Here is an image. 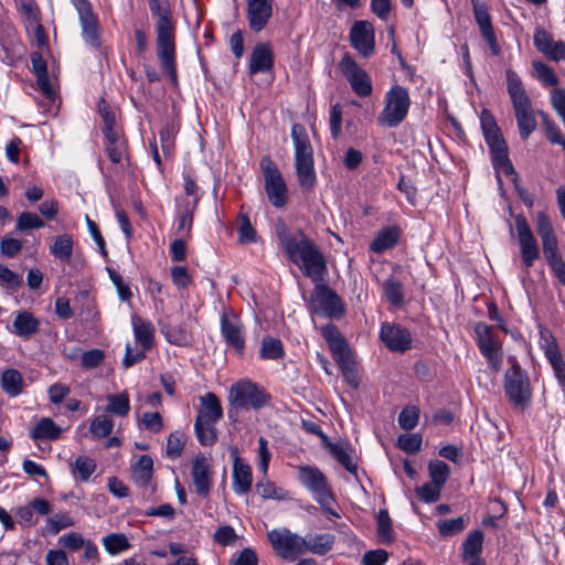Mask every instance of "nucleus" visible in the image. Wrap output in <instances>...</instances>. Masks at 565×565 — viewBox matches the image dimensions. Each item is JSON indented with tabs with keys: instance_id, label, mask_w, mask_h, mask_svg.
<instances>
[{
	"instance_id": "nucleus-1",
	"label": "nucleus",
	"mask_w": 565,
	"mask_h": 565,
	"mask_svg": "<svg viewBox=\"0 0 565 565\" xmlns=\"http://www.w3.org/2000/svg\"><path fill=\"white\" fill-rule=\"evenodd\" d=\"M276 234L289 260L297 265L306 277L313 282L324 280L328 274L327 262L312 239L302 231L292 234L282 221L277 223Z\"/></svg>"
},
{
	"instance_id": "nucleus-2",
	"label": "nucleus",
	"mask_w": 565,
	"mask_h": 565,
	"mask_svg": "<svg viewBox=\"0 0 565 565\" xmlns=\"http://www.w3.org/2000/svg\"><path fill=\"white\" fill-rule=\"evenodd\" d=\"M151 15L156 19L157 56L160 66L167 73L173 86L178 85L175 62V24L169 1L149 3Z\"/></svg>"
},
{
	"instance_id": "nucleus-3",
	"label": "nucleus",
	"mask_w": 565,
	"mask_h": 565,
	"mask_svg": "<svg viewBox=\"0 0 565 565\" xmlns=\"http://www.w3.org/2000/svg\"><path fill=\"white\" fill-rule=\"evenodd\" d=\"M505 75L507 89L512 103L520 137L527 139L537 126L531 98L520 76L514 71L507 70Z\"/></svg>"
},
{
	"instance_id": "nucleus-4",
	"label": "nucleus",
	"mask_w": 565,
	"mask_h": 565,
	"mask_svg": "<svg viewBox=\"0 0 565 565\" xmlns=\"http://www.w3.org/2000/svg\"><path fill=\"white\" fill-rule=\"evenodd\" d=\"M194 422V433L202 446H212L217 440L215 424L223 417L220 398L214 393L200 397V405Z\"/></svg>"
},
{
	"instance_id": "nucleus-5",
	"label": "nucleus",
	"mask_w": 565,
	"mask_h": 565,
	"mask_svg": "<svg viewBox=\"0 0 565 565\" xmlns=\"http://www.w3.org/2000/svg\"><path fill=\"white\" fill-rule=\"evenodd\" d=\"M536 232L541 237L543 253L548 266L558 281L565 286V263L558 249L557 237L553 225L545 212H539L536 214Z\"/></svg>"
},
{
	"instance_id": "nucleus-6",
	"label": "nucleus",
	"mask_w": 565,
	"mask_h": 565,
	"mask_svg": "<svg viewBox=\"0 0 565 565\" xmlns=\"http://www.w3.org/2000/svg\"><path fill=\"white\" fill-rule=\"evenodd\" d=\"M504 393L515 408L524 409L531 403L530 380L518 363H513L504 373Z\"/></svg>"
},
{
	"instance_id": "nucleus-7",
	"label": "nucleus",
	"mask_w": 565,
	"mask_h": 565,
	"mask_svg": "<svg viewBox=\"0 0 565 565\" xmlns=\"http://www.w3.org/2000/svg\"><path fill=\"white\" fill-rule=\"evenodd\" d=\"M409 95L405 87L394 85L385 94V105L377 117V121L383 127H396L406 117L409 108Z\"/></svg>"
},
{
	"instance_id": "nucleus-8",
	"label": "nucleus",
	"mask_w": 565,
	"mask_h": 565,
	"mask_svg": "<svg viewBox=\"0 0 565 565\" xmlns=\"http://www.w3.org/2000/svg\"><path fill=\"white\" fill-rule=\"evenodd\" d=\"M259 166L264 174V188L268 201L277 209L284 207L288 201V189L277 164L270 157L265 156Z\"/></svg>"
},
{
	"instance_id": "nucleus-9",
	"label": "nucleus",
	"mask_w": 565,
	"mask_h": 565,
	"mask_svg": "<svg viewBox=\"0 0 565 565\" xmlns=\"http://www.w3.org/2000/svg\"><path fill=\"white\" fill-rule=\"evenodd\" d=\"M269 401V395L256 384L245 381L238 382L230 391L231 409L228 416L232 418L233 409L255 408L259 409Z\"/></svg>"
},
{
	"instance_id": "nucleus-10",
	"label": "nucleus",
	"mask_w": 565,
	"mask_h": 565,
	"mask_svg": "<svg viewBox=\"0 0 565 565\" xmlns=\"http://www.w3.org/2000/svg\"><path fill=\"white\" fill-rule=\"evenodd\" d=\"M339 68L349 82L352 90L359 97H369L373 92L372 79L369 73L363 70L355 60L345 52L340 62Z\"/></svg>"
},
{
	"instance_id": "nucleus-11",
	"label": "nucleus",
	"mask_w": 565,
	"mask_h": 565,
	"mask_svg": "<svg viewBox=\"0 0 565 565\" xmlns=\"http://www.w3.org/2000/svg\"><path fill=\"white\" fill-rule=\"evenodd\" d=\"M268 540L278 556L284 559H296L306 553V541L303 537L286 527L270 531Z\"/></svg>"
},
{
	"instance_id": "nucleus-12",
	"label": "nucleus",
	"mask_w": 565,
	"mask_h": 565,
	"mask_svg": "<svg viewBox=\"0 0 565 565\" xmlns=\"http://www.w3.org/2000/svg\"><path fill=\"white\" fill-rule=\"evenodd\" d=\"M514 221L522 265L524 270L529 273V269L533 267L535 260L540 258L539 243L524 215L518 214Z\"/></svg>"
},
{
	"instance_id": "nucleus-13",
	"label": "nucleus",
	"mask_w": 565,
	"mask_h": 565,
	"mask_svg": "<svg viewBox=\"0 0 565 565\" xmlns=\"http://www.w3.org/2000/svg\"><path fill=\"white\" fill-rule=\"evenodd\" d=\"M295 168L299 186L311 191L317 183L313 149L311 143H295Z\"/></svg>"
},
{
	"instance_id": "nucleus-14",
	"label": "nucleus",
	"mask_w": 565,
	"mask_h": 565,
	"mask_svg": "<svg viewBox=\"0 0 565 565\" xmlns=\"http://www.w3.org/2000/svg\"><path fill=\"white\" fill-rule=\"evenodd\" d=\"M315 284L316 287L310 299L311 311L330 318L341 317L343 308L339 296L323 281Z\"/></svg>"
},
{
	"instance_id": "nucleus-15",
	"label": "nucleus",
	"mask_w": 565,
	"mask_h": 565,
	"mask_svg": "<svg viewBox=\"0 0 565 565\" xmlns=\"http://www.w3.org/2000/svg\"><path fill=\"white\" fill-rule=\"evenodd\" d=\"M475 332L479 350L487 358L490 366L498 371L502 363V353L500 341L494 334L493 328L484 322H478Z\"/></svg>"
},
{
	"instance_id": "nucleus-16",
	"label": "nucleus",
	"mask_w": 565,
	"mask_h": 565,
	"mask_svg": "<svg viewBox=\"0 0 565 565\" xmlns=\"http://www.w3.org/2000/svg\"><path fill=\"white\" fill-rule=\"evenodd\" d=\"M351 45L363 56L370 57L375 50V32L371 22L355 21L349 34Z\"/></svg>"
},
{
	"instance_id": "nucleus-17",
	"label": "nucleus",
	"mask_w": 565,
	"mask_h": 565,
	"mask_svg": "<svg viewBox=\"0 0 565 565\" xmlns=\"http://www.w3.org/2000/svg\"><path fill=\"white\" fill-rule=\"evenodd\" d=\"M380 339L388 350L394 352H405L412 344L409 331L397 323L383 322Z\"/></svg>"
},
{
	"instance_id": "nucleus-18",
	"label": "nucleus",
	"mask_w": 565,
	"mask_h": 565,
	"mask_svg": "<svg viewBox=\"0 0 565 565\" xmlns=\"http://www.w3.org/2000/svg\"><path fill=\"white\" fill-rule=\"evenodd\" d=\"M430 481L426 483V503L435 502L440 498L441 490L449 479L450 468L443 460H430L428 462Z\"/></svg>"
},
{
	"instance_id": "nucleus-19",
	"label": "nucleus",
	"mask_w": 565,
	"mask_h": 565,
	"mask_svg": "<svg viewBox=\"0 0 565 565\" xmlns=\"http://www.w3.org/2000/svg\"><path fill=\"white\" fill-rule=\"evenodd\" d=\"M228 450L233 458V490L237 494H245L252 488V468L242 461L237 447L230 446Z\"/></svg>"
},
{
	"instance_id": "nucleus-20",
	"label": "nucleus",
	"mask_w": 565,
	"mask_h": 565,
	"mask_svg": "<svg viewBox=\"0 0 565 565\" xmlns=\"http://www.w3.org/2000/svg\"><path fill=\"white\" fill-rule=\"evenodd\" d=\"M249 29L258 33L263 31L273 15V0H246Z\"/></svg>"
},
{
	"instance_id": "nucleus-21",
	"label": "nucleus",
	"mask_w": 565,
	"mask_h": 565,
	"mask_svg": "<svg viewBox=\"0 0 565 565\" xmlns=\"http://www.w3.org/2000/svg\"><path fill=\"white\" fill-rule=\"evenodd\" d=\"M299 479L313 493L316 500H322L323 495L327 497L328 492L331 491L326 476L317 467H300Z\"/></svg>"
},
{
	"instance_id": "nucleus-22",
	"label": "nucleus",
	"mask_w": 565,
	"mask_h": 565,
	"mask_svg": "<svg viewBox=\"0 0 565 565\" xmlns=\"http://www.w3.org/2000/svg\"><path fill=\"white\" fill-rule=\"evenodd\" d=\"M473 8V15L477 24L479 25L482 38L487 41L493 54L499 53V46L494 35L491 17L488 7L480 0H471Z\"/></svg>"
},
{
	"instance_id": "nucleus-23",
	"label": "nucleus",
	"mask_w": 565,
	"mask_h": 565,
	"mask_svg": "<svg viewBox=\"0 0 565 565\" xmlns=\"http://www.w3.org/2000/svg\"><path fill=\"white\" fill-rule=\"evenodd\" d=\"M274 68V53L269 43H257L249 58V74L267 73Z\"/></svg>"
},
{
	"instance_id": "nucleus-24",
	"label": "nucleus",
	"mask_w": 565,
	"mask_h": 565,
	"mask_svg": "<svg viewBox=\"0 0 565 565\" xmlns=\"http://www.w3.org/2000/svg\"><path fill=\"white\" fill-rule=\"evenodd\" d=\"M491 161L497 171L498 182H501L500 173L510 177L512 181H516V171L509 158V148L507 143H490Z\"/></svg>"
},
{
	"instance_id": "nucleus-25",
	"label": "nucleus",
	"mask_w": 565,
	"mask_h": 565,
	"mask_svg": "<svg viewBox=\"0 0 565 565\" xmlns=\"http://www.w3.org/2000/svg\"><path fill=\"white\" fill-rule=\"evenodd\" d=\"M192 480L195 492L206 498L211 490V471L206 458L203 455L196 456L192 463Z\"/></svg>"
},
{
	"instance_id": "nucleus-26",
	"label": "nucleus",
	"mask_w": 565,
	"mask_h": 565,
	"mask_svg": "<svg viewBox=\"0 0 565 565\" xmlns=\"http://www.w3.org/2000/svg\"><path fill=\"white\" fill-rule=\"evenodd\" d=\"M40 330V320L30 311L23 310L17 312L10 331L24 339L29 340Z\"/></svg>"
},
{
	"instance_id": "nucleus-27",
	"label": "nucleus",
	"mask_w": 565,
	"mask_h": 565,
	"mask_svg": "<svg viewBox=\"0 0 565 565\" xmlns=\"http://www.w3.org/2000/svg\"><path fill=\"white\" fill-rule=\"evenodd\" d=\"M221 331L227 345L234 348L239 354L245 348V339L242 334V326L236 317L224 315L221 319Z\"/></svg>"
},
{
	"instance_id": "nucleus-28",
	"label": "nucleus",
	"mask_w": 565,
	"mask_h": 565,
	"mask_svg": "<svg viewBox=\"0 0 565 565\" xmlns=\"http://www.w3.org/2000/svg\"><path fill=\"white\" fill-rule=\"evenodd\" d=\"M82 25V34L86 43L93 47H98L99 29L97 17L93 13L92 6L77 10Z\"/></svg>"
},
{
	"instance_id": "nucleus-29",
	"label": "nucleus",
	"mask_w": 565,
	"mask_h": 565,
	"mask_svg": "<svg viewBox=\"0 0 565 565\" xmlns=\"http://www.w3.org/2000/svg\"><path fill=\"white\" fill-rule=\"evenodd\" d=\"M320 332L328 342L333 359L350 352L344 338L333 323L321 327Z\"/></svg>"
},
{
	"instance_id": "nucleus-30",
	"label": "nucleus",
	"mask_w": 565,
	"mask_h": 565,
	"mask_svg": "<svg viewBox=\"0 0 565 565\" xmlns=\"http://www.w3.org/2000/svg\"><path fill=\"white\" fill-rule=\"evenodd\" d=\"M98 111L103 118V134L107 141H118L117 114L113 110L105 99L98 102Z\"/></svg>"
},
{
	"instance_id": "nucleus-31",
	"label": "nucleus",
	"mask_w": 565,
	"mask_h": 565,
	"mask_svg": "<svg viewBox=\"0 0 565 565\" xmlns=\"http://www.w3.org/2000/svg\"><path fill=\"white\" fill-rule=\"evenodd\" d=\"M132 328L137 342L141 345L143 351L152 348L154 341V327L150 321L143 320L140 317H132Z\"/></svg>"
},
{
	"instance_id": "nucleus-32",
	"label": "nucleus",
	"mask_w": 565,
	"mask_h": 565,
	"mask_svg": "<svg viewBox=\"0 0 565 565\" xmlns=\"http://www.w3.org/2000/svg\"><path fill=\"white\" fill-rule=\"evenodd\" d=\"M303 540L306 541V553L310 552L322 556L332 550L335 537L330 533H319L309 534Z\"/></svg>"
},
{
	"instance_id": "nucleus-33",
	"label": "nucleus",
	"mask_w": 565,
	"mask_h": 565,
	"mask_svg": "<svg viewBox=\"0 0 565 565\" xmlns=\"http://www.w3.org/2000/svg\"><path fill=\"white\" fill-rule=\"evenodd\" d=\"M329 451L333 458L337 459L350 473L356 477L358 475V466L353 462V448L344 443V444H328Z\"/></svg>"
},
{
	"instance_id": "nucleus-34",
	"label": "nucleus",
	"mask_w": 565,
	"mask_h": 565,
	"mask_svg": "<svg viewBox=\"0 0 565 565\" xmlns=\"http://www.w3.org/2000/svg\"><path fill=\"white\" fill-rule=\"evenodd\" d=\"M62 429L49 417L41 418L32 428L30 435L33 440H55L60 438Z\"/></svg>"
},
{
	"instance_id": "nucleus-35",
	"label": "nucleus",
	"mask_w": 565,
	"mask_h": 565,
	"mask_svg": "<svg viewBox=\"0 0 565 565\" xmlns=\"http://www.w3.org/2000/svg\"><path fill=\"white\" fill-rule=\"evenodd\" d=\"M107 406L105 407L106 413H110L120 417L128 415L130 411L129 395L127 391H122L118 394H109L106 396Z\"/></svg>"
},
{
	"instance_id": "nucleus-36",
	"label": "nucleus",
	"mask_w": 565,
	"mask_h": 565,
	"mask_svg": "<svg viewBox=\"0 0 565 565\" xmlns=\"http://www.w3.org/2000/svg\"><path fill=\"white\" fill-rule=\"evenodd\" d=\"M338 366L341 370V373L344 377V381L352 387L358 388L360 385V379L358 375V371L355 367V363L351 358V352H348L343 355H339L334 359Z\"/></svg>"
},
{
	"instance_id": "nucleus-37",
	"label": "nucleus",
	"mask_w": 565,
	"mask_h": 565,
	"mask_svg": "<svg viewBox=\"0 0 565 565\" xmlns=\"http://www.w3.org/2000/svg\"><path fill=\"white\" fill-rule=\"evenodd\" d=\"M73 238L68 234L56 236L54 244L51 246V254L63 263H68L73 255Z\"/></svg>"
},
{
	"instance_id": "nucleus-38",
	"label": "nucleus",
	"mask_w": 565,
	"mask_h": 565,
	"mask_svg": "<svg viewBox=\"0 0 565 565\" xmlns=\"http://www.w3.org/2000/svg\"><path fill=\"white\" fill-rule=\"evenodd\" d=\"M483 543V533L480 530H475L468 534L462 543V558L468 561L473 557H480Z\"/></svg>"
},
{
	"instance_id": "nucleus-39",
	"label": "nucleus",
	"mask_w": 565,
	"mask_h": 565,
	"mask_svg": "<svg viewBox=\"0 0 565 565\" xmlns=\"http://www.w3.org/2000/svg\"><path fill=\"white\" fill-rule=\"evenodd\" d=\"M153 469V460L148 455L139 457L136 465L132 467V478L139 486H146L151 477Z\"/></svg>"
},
{
	"instance_id": "nucleus-40",
	"label": "nucleus",
	"mask_w": 565,
	"mask_h": 565,
	"mask_svg": "<svg viewBox=\"0 0 565 565\" xmlns=\"http://www.w3.org/2000/svg\"><path fill=\"white\" fill-rule=\"evenodd\" d=\"M398 241V231L395 227H386L379 232L371 243V250L382 253L393 247Z\"/></svg>"
},
{
	"instance_id": "nucleus-41",
	"label": "nucleus",
	"mask_w": 565,
	"mask_h": 565,
	"mask_svg": "<svg viewBox=\"0 0 565 565\" xmlns=\"http://www.w3.org/2000/svg\"><path fill=\"white\" fill-rule=\"evenodd\" d=\"M1 387L7 394L11 396L19 395L23 387V379L21 373L14 369L6 370L1 375Z\"/></svg>"
},
{
	"instance_id": "nucleus-42",
	"label": "nucleus",
	"mask_w": 565,
	"mask_h": 565,
	"mask_svg": "<svg viewBox=\"0 0 565 565\" xmlns=\"http://www.w3.org/2000/svg\"><path fill=\"white\" fill-rule=\"evenodd\" d=\"M73 476L81 481H87L96 470V461L87 456H78L71 465Z\"/></svg>"
},
{
	"instance_id": "nucleus-43",
	"label": "nucleus",
	"mask_w": 565,
	"mask_h": 565,
	"mask_svg": "<svg viewBox=\"0 0 565 565\" xmlns=\"http://www.w3.org/2000/svg\"><path fill=\"white\" fill-rule=\"evenodd\" d=\"M377 540L382 544H391L394 541L391 516L385 509L377 513Z\"/></svg>"
},
{
	"instance_id": "nucleus-44",
	"label": "nucleus",
	"mask_w": 565,
	"mask_h": 565,
	"mask_svg": "<svg viewBox=\"0 0 565 565\" xmlns=\"http://www.w3.org/2000/svg\"><path fill=\"white\" fill-rule=\"evenodd\" d=\"M480 124L486 141H503L501 138L500 128L498 127L497 121L490 110H481Z\"/></svg>"
},
{
	"instance_id": "nucleus-45",
	"label": "nucleus",
	"mask_w": 565,
	"mask_h": 565,
	"mask_svg": "<svg viewBox=\"0 0 565 565\" xmlns=\"http://www.w3.org/2000/svg\"><path fill=\"white\" fill-rule=\"evenodd\" d=\"M284 355L282 343L279 339L266 337L262 341L260 356L267 360H277Z\"/></svg>"
},
{
	"instance_id": "nucleus-46",
	"label": "nucleus",
	"mask_w": 565,
	"mask_h": 565,
	"mask_svg": "<svg viewBox=\"0 0 565 565\" xmlns=\"http://www.w3.org/2000/svg\"><path fill=\"white\" fill-rule=\"evenodd\" d=\"M113 428L114 420L107 415L96 416L89 425L90 434L97 438H103L110 435Z\"/></svg>"
},
{
	"instance_id": "nucleus-47",
	"label": "nucleus",
	"mask_w": 565,
	"mask_h": 565,
	"mask_svg": "<svg viewBox=\"0 0 565 565\" xmlns=\"http://www.w3.org/2000/svg\"><path fill=\"white\" fill-rule=\"evenodd\" d=\"M532 66L534 68L536 78L543 85L555 86L558 84V78L552 67L540 61H534Z\"/></svg>"
},
{
	"instance_id": "nucleus-48",
	"label": "nucleus",
	"mask_w": 565,
	"mask_h": 565,
	"mask_svg": "<svg viewBox=\"0 0 565 565\" xmlns=\"http://www.w3.org/2000/svg\"><path fill=\"white\" fill-rule=\"evenodd\" d=\"M44 225V221L38 214L33 212H22L17 218L15 230L18 232H24L41 228Z\"/></svg>"
},
{
	"instance_id": "nucleus-49",
	"label": "nucleus",
	"mask_w": 565,
	"mask_h": 565,
	"mask_svg": "<svg viewBox=\"0 0 565 565\" xmlns=\"http://www.w3.org/2000/svg\"><path fill=\"white\" fill-rule=\"evenodd\" d=\"M106 551L111 554H118L129 547V542L124 534H109L103 539Z\"/></svg>"
},
{
	"instance_id": "nucleus-50",
	"label": "nucleus",
	"mask_w": 565,
	"mask_h": 565,
	"mask_svg": "<svg viewBox=\"0 0 565 565\" xmlns=\"http://www.w3.org/2000/svg\"><path fill=\"white\" fill-rule=\"evenodd\" d=\"M454 422V413L446 408H440L436 411L429 423L426 422V426L428 425L430 428H436L441 431L444 428L449 427Z\"/></svg>"
},
{
	"instance_id": "nucleus-51",
	"label": "nucleus",
	"mask_w": 565,
	"mask_h": 565,
	"mask_svg": "<svg viewBox=\"0 0 565 565\" xmlns=\"http://www.w3.org/2000/svg\"><path fill=\"white\" fill-rule=\"evenodd\" d=\"M185 444V436L181 431L171 433L167 440V456L178 458L181 456Z\"/></svg>"
},
{
	"instance_id": "nucleus-52",
	"label": "nucleus",
	"mask_w": 565,
	"mask_h": 565,
	"mask_svg": "<svg viewBox=\"0 0 565 565\" xmlns=\"http://www.w3.org/2000/svg\"><path fill=\"white\" fill-rule=\"evenodd\" d=\"M384 295L390 303L398 306L403 302L402 285L395 279H388L383 285Z\"/></svg>"
},
{
	"instance_id": "nucleus-53",
	"label": "nucleus",
	"mask_w": 565,
	"mask_h": 565,
	"mask_svg": "<svg viewBox=\"0 0 565 565\" xmlns=\"http://www.w3.org/2000/svg\"><path fill=\"white\" fill-rule=\"evenodd\" d=\"M21 13L26 29L41 22L40 10L34 1L22 2Z\"/></svg>"
},
{
	"instance_id": "nucleus-54",
	"label": "nucleus",
	"mask_w": 565,
	"mask_h": 565,
	"mask_svg": "<svg viewBox=\"0 0 565 565\" xmlns=\"http://www.w3.org/2000/svg\"><path fill=\"white\" fill-rule=\"evenodd\" d=\"M466 527V521L462 516L444 520L438 523V530L441 535L449 536L460 533Z\"/></svg>"
},
{
	"instance_id": "nucleus-55",
	"label": "nucleus",
	"mask_w": 565,
	"mask_h": 565,
	"mask_svg": "<svg viewBox=\"0 0 565 565\" xmlns=\"http://www.w3.org/2000/svg\"><path fill=\"white\" fill-rule=\"evenodd\" d=\"M540 344L546 359L561 353L556 339L545 329L540 332Z\"/></svg>"
},
{
	"instance_id": "nucleus-56",
	"label": "nucleus",
	"mask_w": 565,
	"mask_h": 565,
	"mask_svg": "<svg viewBox=\"0 0 565 565\" xmlns=\"http://www.w3.org/2000/svg\"><path fill=\"white\" fill-rule=\"evenodd\" d=\"M108 275L113 284L115 285L118 296L122 301H130L132 292L127 284H125L122 277L114 269L107 268Z\"/></svg>"
},
{
	"instance_id": "nucleus-57",
	"label": "nucleus",
	"mask_w": 565,
	"mask_h": 565,
	"mask_svg": "<svg viewBox=\"0 0 565 565\" xmlns=\"http://www.w3.org/2000/svg\"><path fill=\"white\" fill-rule=\"evenodd\" d=\"M418 419L419 409L417 407H405L398 416V424L403 429L409 430L417 425Z\"/></svg>"
},
{
	"instance_id": "nucleus-58",
	"label": "nucleus",
	"mask_w": 565,
	"mask_h": 565,
	"mask_svg": "<svg viewBox=\"0 0 565 565\" xmlns=\"http://www.w3.org/2000/svg\"><path fill=\"white\" fill-rule=\"evenodd\" d=\"M398 447L406 452H415L420 448L422 436L419 434H403L397 439Z\"/></svg>"
},
{
	"instance_id": "nucleus-59",
	"label": "nucleus",
	"mask_w": 565,
	"mask_h": 565,
	"mask_svg": "<svg viewBox=\"0 0 565 565\" xmlns=\"http://www.w3.org/2000/svg\"><path fill=\"white\" fill-rule=\"evenodd\" d=\"M73 520L65 513H57L46 521L47 531L57 534L61 530L72 526Z\"/></svg>"
},
{
	"instance_id": "nucleus-60",
	"label": "nucleus",
	"mask_w": 565,
	"mask_h": 565,
	"mask_svg": "<svg viewBox=\"0 0 565 565\" xmlns=\"http://www.w3.org/2000/svg\"><path fill=\"white\" fill-rule=\"evenodd\" d=\"M535 47L544 55L551 50L554 44L552 35L543 29H537L533 36Z\"/></svg>"
},
{
	"instance_id": "nucleus-61",
	"label": "nucleus",
	"mask_w": 565,
	"mask_h": 565,
	"mask_svg": "<svg viewBox=\"0 0 565 565\" xmlns=\"http://www.w3.org/2000/svg\"><path fill=\"white\" fill-rule=\"evenodd\" d=\"M105 358V353L99 349L85 351L81 356V364L85 369H94L98 366Z\"/></svg>"
},
{
	"instance_id": "nucleus-62",
	"label": "nucleus",
	"mask_w": 565,
	"mask_h": 565,
	"mask_svg": "<svg viewBox=\"0 0 565 565\" xmlns=\"http://www.w3.org/2000/svg\"><path fill=\"white\" fill-rule=\"evenodd\" d=\"M547 360L553 369L557 382L565 390V362L562 354H555L551 358H547Z\"/></svg>"
},
{
	"instance_id": "nucleus-63",
	"label": "nucleus",
	"mask_w": 565,
	"mask_h": 565,
	"mask_svg": "<svg viewBox=\"0 0 565 565\" xmlns=\"http://www.w3.org/2000/svg\"><path fill=\"white\" fill-rule=\"evenodd\" d=\"M551 103L555 111L562 118L565 125V89L554 88L551 92Z\"/></svg>"
},
{
	"instance_id": "nucleus-64",
	"label": "nucleus",
	"mask_w": 565,
	"mask_h": 565,
	"mask_svg": "<svg viewBox=\"0 0 565 565\" xmlns=\"http://www.w3.org/2000/svg\"><path fill=\"white\" fill-rule=\"evenodd\" d=\"M388 553L385 550L367 551L362 558L363 565H384L387 562Z\"/></svg>"
}]
</instances>
